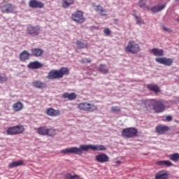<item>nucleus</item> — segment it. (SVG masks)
I'll list each match as a JSON object with an SVG mask.
<instances>
[{"instance_id": "f257e3e1", "label": "nucleus", "mask_w": 179, "mask_h": 179, "mask_svg": "<svg viewBox=\"0 0 179 179\" xmlns=\"http://www.w3.org/2000/svg\"><path fill=\"white\" fill-rule=\"evenodd\" d=\"M89 150H94L97 152H103V150H107V148L103 145H80V148L78 147H71L69 148H65L61 150V153L64 155H78V156H82L83 152H89Z\"/></svg>"}, {"instance_id": "f03ea898", "label": "nucleus", "mask_w": 179, "mask_h": 179, "mask_svg": "<svg viewBox=\"0 0 179 179\" xmlns=\"http://www.w3.org/2000/svg\"><path fill=\"white\" fill-rule=\"evenodd\" d=\"M68 73H69V69L66 67H62L59 70H51L48 73L47 78L51 80L54 79H61V78H64V76L68 75Z\"/></svg>"}, {"instance_id": "7ed1b4c3", "label": "nucleus", "mask_w": 179, "mask_h": 179, "mask_svg": "<svg viewBox=\"0 0 179 179\" xmlns=\"http://www.w3.org/2000/svg\"><path fill=\"white\" fill-rule=\"evenodd\" d=\"M148 104L152 106L155 113L159 114V113H163L166 110V106L162 101H157L156 99H149L148 101Z\"/></svg>"}, {"instance_id": "20e7f679", "label": "nucleus", "mask_w": 179, "mask_h": 179, "mask_svg": "<svg viewBox=\"0 0 179 179\" xmlns=\"http://www.w3.org/2000/svg\"><path fill=\"white\" fill-rule=\"evenodd\" d=\"M121 135L123 138H135V136H137L138 135V129L135 127H127L123 129Z\"/></svg>"}, {"instance_id": "39448f33", "label": "nucleus", "mask_w": 179, "mask_h": 179, "mask_svg": "<svg viewBox=\"0 0 179 179\" xmlns=\"http://www.w3.org/2000/svg\"><path fill=\"white\" fill-rule=\"evenodd\" d=\"M41 31V27L40 25L33 26L31 24H28L27 26L26 33L32 36V37H36L40 35V31Z\"/></svg>"}, {"instance_id": "423d86ee", "label": "nucleus", "mask_w": 179, "mask_h": 179, "mask_svg": "<svg viewBox=\"0 0 179 179\" xmlns=\"http://www.w3.org/2000/svg\"><path fill=\"white\" fill-rule=\"evenodd\" d=\"M37 133L43 136H55L56 131L53 129H48L47 127L43 126L37 129Z\"/></svg>"}, {"instance_id": "0eeeda50", "label": "nucleus", "mask_w": 179, "mask_h": 179, "mask_svg": "<svg viewBox=\"0 0 179 179\" xmlns=\"http://www.w3.org/2000/svg\"><path fill=\"white\" fill-rule=\"evenodd\" d=\"M24 129L22 125H17L14 127H8L6 130L7 135H19V134H22Z\"/></svg>"}, {"instance_id": "6e6552de", "label": "nucleus", "mask_w": 179, "mask_h": 179, "mask_svg": "<svg viewBox=\"0 0 179 179\" xmlns=\"http://www.w3.org/2000/svg\"><path fill=\"white\" fill-rule=\"evenodd\" d=\"M71 19L76 23L82 24L85 22V17H83V12L77 10L71 15Z\"/></svg>"}, {"instance_id": "1a4fd4ad", "label": "nucleus", "mask_w": 179, "mask_h": 179, "mask_svg": "<svg viewBox=\"0 0 179 179\" xmlns=\"http://www.w3.org/2000/svg\"><path fill=\"white\" fill-rule=\"evenodd\" d=\"M155 61L158 64H161V65H164L165 66H171L174 59L167 57H157L155 58Z\"/></svg>"}, {"instance_id": "9d476101", "label": "nucleus", "mask_w": 179, "mask_h": 179, "mask_svg": "<svg viewBox=\"0 0 179 179\" xmlns=\"http://www.w3.org/2000/svg\"><path fill=\"white\" fill-rule=\"evenodd\" d=\"M80 110H83V111H94L96 110V106L92 103L82 102L78 106Z\"/></svg>"}, {"instance_id": "9b49d317", "label": "nucleus", "mask_w": 179, "mask_h": 179, "mask_svg": "<svg viewBox=\"0 0 179 179\" xmlns=\"http://www.w3.org/2000/svg\"><path fill=\"white\" fill-rule=\"evenodd\" d=\"M127 51L131 54H136L139 52V45L135 43V42H129L126 48Z\"/></svg>"}, {"instance_id": "f8f14e48", "label": "nucleus", "mask_w": 179, "mask_h": 179, "mask_svg": "<svg viewBox=\"0 0 179 179\" xmlns=\"http://www.w3.org/2000/svg\"><path fill=\"white\" fill-rule=\"evenodd\" d=\"M169 131H170V127L164 124H158L155 127V132L159 135H164V134L169 132Z\"/></svg>"}, {"instance_id": "ddd939ff", "label": "nucleus", "mask_w": 179, "mask_h": 179, "mask_svg": "<svg viewBox=\"0 0 179 179\" xmlns=\"http://www.w3.org/2000/svg\"><path fill=\"white\" fill-rule=\"evenodd\" d=\"M95 160L97 163H107L110 160V157L105 153H101L96 155Z\"/></svg>"}, {"instance_id": "4468645a", "label": "nucleus", "mask_w": 179, "mask_h": 179, "mask_svg": "<svg viewBox=\"0 0 179 179\" xmlns=\"http://www.w3.org/2000/svg\"><path fill=\"white\" fill-rule=\"evenodd\" d=\"M2 13H13L15 12V6L12 3H6L1 6Z\"/></svg>"}, {"instance_id": "2eb2a0df", "label": "nucleus", "mask_w": 179, "mask_h": 179, "mask_svg": "<svg viewBox=\"0 0 179 179\" xmlns=\"http://www.w3.org/2000/svg\"><path fill=\"white\" fill-rule=\"evenodd\" d=\"M30 8L41 9L44 8V3L37 0H30L29 3Z\"/></svg>"}, {"instance_id": "dca6fc26", "label": "nucleus", "mask_w": 179, "mask_h": 179, "mask_svg": "<svg viewBox=\"0 0 179 179\" xmlns=\"http://www.w3.org/2000/svg\"><path fill=\"white\" fill-rule=\"evenodd\" d=\"M32 86L35 87V89H41L43 90V89L47 87V84L40 80H36L32 82Z\"/></svg>"}, {"instance_id": "f3484780", "label": "nucleus", "mask_w": 179, "mask_h": 179, "mask_svg": "<svg viewBox=\"0 0 179 179\" xmlns=\"http://www.w3.org/2000/svg\"><path fill=\"white\" fill-rule=\"evenodd\" d=\"M30 57H31V54H30L29 51L23 50L20 54L19 58L22 62H25V61L30 59Z\"/></svg>"}, {"instance_id": "a211bd4d", "label": "nucleus", "mask_w": 179, "mask_h": 179, "mask_svg": "<svg viewBox=\"0 0 179 179\" xmlns=\"http://www.w3.org/2000/svg\"><path fill=\"white\" fill-rule=\"evenodd\" d=\"M31 57H41L44 50L41 48H33L31 49Z\"/></svg>"}, {"instance_id": "6ab92c4d", "label": "nucleus", "mask_w": 179, "mask_h": 179, "mask_svg": "<svg viewBox=\"0 0 179 179\" xmlns=\"http://www.w3.org/2000/svg\"><path fill=\"white\" fill-rule=\"evenodd\" d=\"M42 66L43 64L40 63L38 61L31 62L27 65V68L29 69H40Z\"/></svg>"}, {"instance_id": "aec40b11", "label": "nucleus", "mask_w": 179, "mask_h": 179, "mask_svg": "<svg viewBox=\"0 0 179 179\" xmlns=\"http://www.w3.org/2000/svg\"><path fill=\"white\" fill-rule=\"evenodd\" d=\"M155 179H169V173L166 171H161L156 173Z\"/></svg>"}, {"instance_id": "412c9836", "label": "nucleus", "mask_w": 179, "mask_h": 179, "mask_svg": "<svg viewBox=\"0 0 179 179\" xmlns=\"http://www.w3.org/2000/svg\"><path fill=\"white\" fill-rule=\"evenodd\" d=\"M76 47L78 50H83L84 48H87V41H77Z\"/></svg>"}, {"instance_id": "4be33fe9", "label": "nucleus", "mask_w": 179, "mask_h": 179, "mask_svg": "<svg viewBox=\"0 0 179 179\" xmlns=\"http://www.w3.org/2000/svg\"><path fill=\"white\" fill-rule=\"evenodd\" d=\"M24 162L23 160L14 161L8 164L9 169H15V167H19V166H24Z\"/></svg>"}, {"instance_id": "5701e85b", "label": "nucleus", "mask_w": 179, "mask_h": 179, "mask_svg": "<svg viewBox=\"0 0 179 179\" xmlns=\"http://www.w3.org/2000/svg\"><path fill=\"white\" fill-rule=\"evenodd\" d=\"M95 12L99 13L101 16H107V10L100 5L96 6L94 8Z\"/></svg>"}, {"instance_id": "b1692460", "label": "nucleus", "mask_w": 179, "mask_h": 179, "mask_svg": "<svg viewBox=\"0 0 179 179\" xmlns=\"http://www.w3.org/2000/svg\"><path fill=\"white\" fill-rule=\"evenodd\" d=\"M98 71L103 75H107V73H108L110 71V69L107 65L101 64L98 68Z\"/></svg>"}, {"instance_id": "393cba45", "label": "nucleus", "mask_w": 179, "mask_h": 179, "mask_svg": "<svg viewBox=\"0 0 179 179\" xmlns=\"http://www.w3.org/2000/svg\"><path fill=\"white\" fill-rule=\"evenodd\" d=\"M151 52H152L155 57H163L164 55V50L163 49L153 48L151 50Z\"/></svg>"}, {"instance_id": "a878e982", "label": "nucleus", "mask_w": 179, "mask_h": 179, "mask_svg": "<svg viewBox=\"0 0 179 179\" xmlns=\"http://www.w3.org/2000/svg\"><path fill=\"white\" fill-rule=\"evenodd\" d=\"M46 114L50 117H57V115H59V110L50 108L46 110Z\"/></svg>"}, {"instance_id": "bb28decb", "label": "nucleus", "mask_w": 179, "mask_h": 179, "mask_svg": "<svg viewBox=\"0 0 179 179\" xmlns=\"http://www.w3.org/2000/svg\"><path fill=\"white\" fill-rule=\"evenodd\" d=\"M147 87L151 92H154V93H160V87H159L157 85L148 84Z\"/></svg>"}, {"instance_id": "cd10ccee", "label": "nucleus", "mask_w": 179, "mask_h": 179, "mask_svg": "<svg viewBox=\"0 0 179 179\" xmlns=\"http://www.w3.org/2000/svg\"><path fill=\"white\" fill-rule=\"evenodd\" d=\"M166 8V4H162L161 6H155L150 8L151 12L152 13H157V12H160Z\"/></svg>"}, {"instance_id": "c85d7f7f", "label": "nucleus", "mask_w": 179, "mask_h": 179, "mask_svg": "<svg viewBox=\"0 0 179 179\" xmlns=\"http://www.w3.org/2000/svg\"><path fill=\"white\" fill-rule=\"evenodd\" d=\"M63 99H69V100H75L76 99V94L71 92V93H68L65 92L62 95Z\"/></svg>"}, {"instance_id": "c756f323", "label": "nucleus", "mask_w": 179, "mask_h": 179, "mask_svg": "<svg viewBox=\"0 0 179 179\" xmlns=\"http://www.w3.org/2000/svg\"><path fill=\"white\" fill-rule=\"evenodd\" d=\"M157 164L158 166H166L167 167H171L173 166V163L169 160H160L157 162Z\"/></svg>"}, {"instance_id": "7c9ffc66", "label": "nucleus", "mask_w": 179, "mask_h": 179, "mask_svg": "<svg viewBox=\"0 0 179 179\" xmlns=\"http://www.w3.org/2000/svg\"><path fill=\"white\" fill-rule=\"evenodd\" d=\"M169 159H170L172 162L177 163L179 160V153L175 152L173 154H170L168 155Z\"/></svg>"}, {"instance_id": "2f4dec72", "label": "nucleus", "mask_w": 179, "mask_h": 179, "mask_svg": "<svg viewBox=\"0 0 179 179\" xmlns=\"http://www.w3.org/2000/svg\"><path fill=\"white\" fill-rule=\"evenodd\" d=\"M14 111H20L23 108V103L21 102H17L13 105Z\"/></svg>"}, {"instance_id": "473e14b6", "label": "nucleus", "mask_w": 179, "mask_h": 179, "mask_svg": "<svg viewBox=\"0 0 179 179\" xmlns=\"http://www.w3.org/2000/svg\"><path fill=\"white\" fill-rule=\"evenodd\" d=\"M147 0H139L138 2V5L139 8H141L142 9H145V8H147V9H149V7L146 6Z\"/></svg>"}, {"instance_id": "72a5a7b5", "label": "nucleus", "mask_w": 179, "mask_h": 179, "mask_svg": "<svg viewBox=\"0 0 179 179\" xmlns=\"http://www.w3.org/2000/svg\"><path fill=\"white\" fill-rule=\"evenodd\" d=\"M63 3H62V6L63 8H68V6L72 5V3H73V1L74 0H62Z\"/></svg>"}, {"instance_id": "f704fd0d", "label": "nucleus", "mask_w": 179, "mask_h": 179, "mask_svg": "<svg viewBox=\"0 0 179 179\" xmlns=\"http://www.w3.org/2000/svg\"><path fill=\"white\" fill-rule=\"evenodd\" d=\"M8 81V76L5 73H0V85H3L5 82Z\"/></svg>"}, {"instance_id": "c9c22d12", "label": "nucleus", "mask_w": 179, "mask_h": 179, "mask_svg": "<svg viewBox=\"0 0 179 179\" xmlns=\"http://www.w3.org/2000/svg\"><path fill=\"white\" fill-rule=\"evenodd\" d=\"M110 110L111 113H120L121 111V108H120V106H112Z\"/></svg>"}, {"instance_id": "e433bc0d", "label": "nucleus", "mask_w": 179, "mask_h": 179, "mask_svg": "<svg viewBox=\"0 0 179 179\" xmlns=\"http://www.w3.org/2000/svg\"><path fill=\"white\" fill-rule=\"evenodd\" d=\"M136 21L137 24H143L144 23L141 17H136Z\"/></svg>"}, {"instance_id": "4c0bfd02", "label": "nucleus", "mask_w": 179, "mask_h": 179, "mask_svg": "<svg viewBox=\"0 0 179 179\" xmlns=\"http://www.w3.org/2000/svg\"><path fill=\"white\" fill-rule=\"evenodd\" d=\"M103 33H104V34H106V36H110V34H111V31L110 30V29L106 28L103 30Z\"/></svg>"}, {"instance_id": "58836bf2", "label": "nucleus", "mask_w": 179, "mask_h": 179, "mask_svg": "<svg viewBox=\"0 0 179 179\" xmlns=\"http://www.w3.org/2000/svg\"><path fill=\"white\" fill-rule=\"evenodd\" d=\"M173 120V117L171 115H167L166 117V121L167 122H170V121H172Z\"/></svg>"}, {"instance_id": "ea45409f", "label": "nucleus", "mask_w": 179, "mask_h": 179, "mask_svg": "<svg viewBox=\"0 0 179 179\" xmlns=\"http://www.w3.org/2000/svg\"><path fill=\"white\" fill-rule=\"evenodd\" d=\"M66 179H73V176L71 173H67L66 175Z\"/></svg>"}, {"instance_id": "a19ab883", "label": "nucleus", "mask_w": 179, "mask_h": 179, "mask_svg": "<svg viewBox=\"0 0 179 179\" xmlns=\"http://www.w3.org/2000/svg\"><path fill=\"white\" fill-rule=\"evenodd\" d=\"M163 30H164V31L170 32V29L166 27H163Z\"/></svg>"}, {"instance_id": "79ce46f5", "label": "nucleus", "mask_w": 179, "mask_h": 179, "mask_svg": "<svg viewBox=\"0 0 179 179\" xmlns=\"http://www.w3.org/2000/svg\"><path fill=\"white\" fill-rule=\"evenodd\" d=\"M75 178H79V176H78V175H73V179H75Z\"/></svg>"}, {"instance_id": "37998d69", "label": "nucleus", "mask_w": 179, "mask_h": 179, "mask_svg": "<svg viewBox=\"0 0 179 179\" xmlns=\"http://www.w3.org/2000/svg\"><path fill=\"white\" fill-rule=\"evenodd\" d=\"M133 16H134L135 19H136V17H138V16L136 15V14H133Z\"/></svg>"}, {"instance_id": "c03bdc74", "label": "nucleus", "mask_w": 179, "mask_h": 179, "mask_svg": "<svg viewBox=\"0 0 179 179\" xmlns=\"http://www.w3.org/2000/svg\"><path fill=\"white\" fill-rule=\"evenodd\" d=\"M116 163H117V164H121V161H117Z\"/></svg>"}, {"instance_id": "a18cd8bd", "label": "nucleus", "mask_w": 179, "mask_h": 179, "mask_svg": "<svg viewBox=\"0 0 179 179\" xmlns=\"http://www.w3.org/2000/svg\"><path fill=\"white\" fill-rule=\"evenodd\" d=\"M87 62L89 64H90V62H92L91 60H87Z\"/></svg>"}, {"instance_id": "49530a36", "label": "nucleus", "mask_w": 179, "mask_h": 179, "mask_svg": "<svg viewBox=\"0 0 179 179\" xmlns=\"http://www.w3.org/2000/svg\"><path fill=\"white\" fill-rule=\"evenodd\" d=\"M176 1H179V0H176Z\"/></svg>"}]
</instances>
